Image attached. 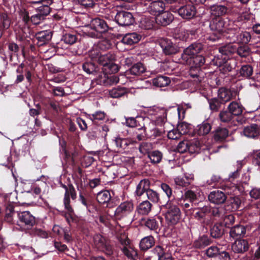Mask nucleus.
<instances>
[{"label": "nucleus", "mask_w": 260, "mask_h": 260, "mask_svg": "<svg viewBox=\"0 0 260 260\" xmlns=\"http://www.w3.org/2000/svg\"><path fill=\"white\" fill-rule=\"evenodd\" d=\"M185 111L182 107H172L166 110L159 107H150L147 110V116L139 117V119L144 121L143 126L139 128L145 132L146 138L154 139L160 137L167 131L165 125L167 124V116L173 114L178 116V119H183Z\"/></svg>", "instance_id": "f257e3e1"}, {"label": "nucleus", "mask_w": 260, "mask_h": 260, "mask_svg": "<svg viewBox=\"0 0 260 260\" xmlns=\"http://www.w3.org/2000/svg\"><path fill=\"white\" fill-rule=\"evenodd\" d=\"M236 50V48H234L231 43L219 48V54L214 56L212 61L214 65L219 68L222 73L226 74L233 69L230 57Z\"/></svg>", "instance_id": "f03ea898"}, {"label": "nucleus", "mask_w": 260, "mask_h": 260, "mask_svg": "<svg viewBox=\"0 0 260 260\" xmlns=\"http://www.w3.org/2000/svg\"><path fill=\"white\" fill-rule=\"evenodd\" d=\"M234 23L232 21L221 18L213 19L210 24V29L215 33L218 34V35H221L223 33L230 35L232 29H234ZM219 37V36L210 37L209 39L212 41H216Z\"/></svg>", "instance_id": "7ed1b4c3"}, {"label": "nucleus", "mask_w": 260, "mask_h": 260, "mask_svg": "<svg viewBox=\"0 0 260 260\" xmlns=\"http://www.w3.org/2000/svg\"><path fill=\"white\" fill-rule=\"evenodd\" d=\"M161 210L165 215L167 223L169 226L176 224L181 218V212L179 208L171 202H168L161 207Z\"/></svg>", "instance_id": "20e7f679"}, {"label": "nucleus", "mask_w": 260, "mask_h": 260, "mask_svg": "<svg viewBox=\"0 0 260 260\" xmlns=\"http://www.w3.org/2000/svg\"><path fill=\"white\" fill-rule=\"evenodd\" d=\"M61 187L64 189L65 193L63 199V204L67 213L65 214L64 216L67 221L68 223L70 224L73 221L74 212L73 210L70 205V198L71 196L72 200H75L76 198L77 194L75 188L71 184L68 185L61 184Z\"/></svg>", "instance_id": "39448f33"}, {"label": "nucleus", "mask_w": 260, "mask_h": 260, "mask_svg": "<svg viewBox=\"0 0 260 260\" xmlns=\"http://www.w3.org/2000/svg\"><path fill=\"white\" fill-rule=\"evenodd\" d=\"M226 38H230L231 42L237 43L247 44L251 39L250 34L247 31H243L234 24V29H232L230 35H224Z\"/></svg>", "instance_id": "423d86ee"}, {"label": "nucleus", "mask_w": 260, "mask_h": 260, "mask_svg": "<svg viewBox=\"0 0 260 260\" xmlns=\"http://www.w3.org/2000/svg\"><path fill=\"white\" fill-rule=\"evenodd\" d=\"M203 49V45L200 43L191 44L185 48L181 55L183 63H190L193 57H196Z\"/></svg>", "instance_id": "0eeeda50"}, {"label": "nucleus", "mask_w": 260, "mask_h": 260, "mask_svg": "<svg viewBox=\"0 0 260 260\" xmlns=\"http://www.w3.org/2000/svg\"><path fill=\"white\" fill-rule=\"evenodd\" d=\"M134 210V204L132 201L121 203L114 211V216L117 220H120L128 216Z\"/></svg>", "instance_id": "6e6552de"}, {"label": "nucleus", "mask_w": 260, "mask_h": 260, "mask_svg": "<svg viewBox=\"0 0 260 260\" xmlns=\"http://www.w3.org/2000/svg\"><path fill=\"white\" fill-rule=\"evenodd\" d=\"M18 225L23 226L22 230L31 228L35 223V217L29 211H23L17 214Z\"/></svg>", "instance_id": "1a4fd4ad"}, {"label": "nucleus", "mask_w": 260, "mask_h": 260, "mask_svg": "<svg viewBox=\"0 0 260 260\" xmlns=\"http://www.w3.org/2000/svg\"><path fill=\"white\" fill-rule=\"evenodd\" d=\"M119 241L122 246L120 249L123 254L129 259H135L138 255L137 251L130 243L129 240L127 237H121L119 239Z\"/></svg>", "instance_id": "9d476101"}, {"label": "nucleus", "mask_w": 260, "mask_h": 260, "mask_svg": "<svg viewBox=\"0 0 260 260\" xmlns=\"http://www.w3.org/2000/svg\"><path fill=\"white\" fill-rule=\"evenodd\" d=\"M115 19L117 23L121 26H128L135 22L133 15L127 11H120L117 13Z\"/></svg>", "instance_id": "9b49d317"}, {"label": "nucleus", "mask_w": 260, "mask_h": 260, "mask_svg": "<svg viewBox=\"0 0 260 260\" xmlns=\"http://www.w3.org/2000/svg\"><path fill=\"white\" fill-rule=\"evenodd\" d=\"M171 10L173 12H177L178 14L184 19H191L194 16L196 13L195 7L191 4L181 6L178 9H173L171 8Z\"/></svg>", "instance_id": "f8f14e48"}, {"label": "nucleus", "mask_w": 260, "mask_h": 260, "mask_svg": "<svg viewBox=\"0 0 260 260\" xmlns=\"http://www.w3.org/2000/svg\"><path fill=\"white\" fill-rule=\"evenodd\" d=\"M159 45L166 55L173 54L178 51L177 46L168 39H161L159 41Z\"/></svg>", "instance_id": "ddd939ff"}, {"label": "nucleus", "mask_w": 260, "mask_h": 260, "mask_svg": "<svg viewBox=\"0 0 260 260\" xmlns=\"http://www.w3.org/2000/svg\"><path fill=\"white\" fill-rule=\"evenodd\" d=\"M166 7V3L162 0H154L150 3L147 10L150 14L156 16L164 11Z\"/></svg>", "instance_id": "4468645a"}, {"label": "nucleus", "mask_w": 260, "mask_h": 260, "mask_svg": "<svg viewBox=\"0 0 260 260\" xmlns=\"http://www.w3.org/2000/svg\"><path fill=\"white\" fill-rule=\"evenodd\" d=\"M90 25L92 29L99 34L106 32L109 28L108 24L104 20L99 18L92 19Z\"/></svg>", "instance_id": "2eb2a0df"}, {"label": "nucleus", "mask_w": 260, "mask_h": 260, "mask_svg": "<svg viewBox=\"0 0 260 260\" xmlns=\"http://www.w3.org/2000/svg\"><path fill=\"white\" fill-rule=\"evenodd\" d=\"M209 9L212 16L219 18V17L228 14L230 11L231 8L229 5L216 4L210 6Z\"/></svg>", "instance_id": "dca6fc26"}, {"label": "nucleus", "mask_w": 260, "mask_h": 260, "mask_svg": "<svg viewBox=\"0 0 260 260\" xmlns=\"http://www.w3.org/2000/svg\"><path fill=\"white\" fill-rule=\"evenodd\" d=\"M226 198L225 194L218 190L211 191L208 195L209 201L211 203L216 205L224 203Z\"/></svg>", "instance_id": "f3484780"}, {"label": "nucleus", "mask_w": 260, "mask_h": 260, "mask_svg": "<svg viewBox=\"0 0 260 260\" xmlns=\"http://www.w3.org/2000/svg\"><path fill=\"white\" fill-rule=\"evenodd\" d=\"M249 249V244L246 240L238 239L232 245V249L234 253H243Z\"/></svg>", "instance_id": "a211bd4d"}, {"label": "nucleus", "mask_w": 260, "mask_h": 260, "mask_svg": "<svg viewBox=\"0 0 260 260\" xmlns=\"http://www.w3.org/2000/svg\"><path fill=\"white\" fill-rule=\"evenodd\" d=\"M173 19V15L168 11H164L155 16L156 22L163 26L169 24Z\"/></svg>", "instance_id": "6ab92c4d"}, {"label": "nucleus", "mask_w": 260, "mask_h": 260, "mask_svg": "<svg viewBox=\"0 0 260 260\" xmlns=\"http://www.w3.org/2000/svg\"><path fill=\"white\" fill-rule=\"evenodd\" d=\"M202 192L198 187H191L189 189L185 191L184 194L182 196L185 199H187L189 202L193 203L201 196Z\"/></svg>", "instance_id": "aec40b11"}, {"label": "nucleus", "mask_w": 260, "mask_h": 260, "mask_svg": "<svg viewBox=\"0 0 260 260\" xmlns=\"http://www.w3.org/2000/svg\"><path fill=\"white\" fill-rule=\"evenodd\" d=\"M152 252L158 256V260H173L171 253L167 248L162 246H156L152 249Z\"/></svg>", "instance_id": "412c9836"}, {"label": "nucleus", "mask_w": 260, "mask_h": 260, "mask_svg": "<svg viewBox=\"0 0 260 260\" xmlns=\"http://www.w3.org/2000/svg\"><path fill=\"white\" fill-rule=\"evenodd\" d=\"M243 134L248 138H254L260 134V126L256 124H251L244 128Z\"/></svg>", "instance_id": "4be33fe9"}, {"label": "nucleus", "mask_w": 260, "mask_h": 260, "mask_svg": "<svg viewBox=\"0 0 260 260\" xmlns=\"http://www.w3.org/2000/svg\"><path fill=\"white\" fill-rule=\"evenodd\" d=\"M141 39V36L136 32L128 33L125 34L121 40L124 44L131 45L138 43Z\"/></svg>", "instance_id": "5701e85b"}, {"label": "nucleus", "mask_w": 260, "mask_h": 260, "mask_svg": "<svg viewBox=\"0 0 260 260\" xmlns=\"http://www.w3.org/2000/svg\"><path fill=\"white\" fill-rule=\"evenodd\" d=\"M152 206L150 202L144 201L137 206L136 211L140 215H147L151 211Z\"/></svg>", "instance_id": "b1692460"}, {"label": "nucleus", "mask_w": 260, "mask_h": 260, "mask_svg": "<svg viewBox=\"0 0 260 260\" xmlns=\"http://www.w3.org/2000/svg\"><path fill=\"white\" fill-rule=\"evenodd\" d=\"M155 243L154 238L151 236H146L140 241L139 246L142 250H146L152 247Z\"/></svg>", "instance_id": "393cba45"}, {"label": "nucleus", "mask_w": 260, "mask_h": 260, "mask_svg": "<svg viewBox=\"0 0 260 260\" xmlns=\"http://www.w3.org/2000/svg\"><path fill=\"white\" fill-rule=\"evenodd\" d=\"M246 233V228L242 225H237L233 227L230 231V236L233 238L243 236Z\"/></svg>", "instance_id": "a878e982"}, {"label": "nucleus", "mask_w": 260, "mask_h": 260, "mask_svg": "<svg viewBox=\"0 0 260 260\" xmlns=\"http://www.w3.org/2000/svg\"><path fill=\"white\" fill-rule=\"evenodd\" d=\"M52 35L50 32L47 31H40L36 35L39 45L41 46L47 43L51 39Z\"/></svg>", "instance_id": "bb28decb"}, {"label": "nucleus", "mask_w": 260, "mask_h": 260, "mask_svg": "<svg viewBox=\"0 0 260 260\" xmlns=\"http://www.w3.org/2000/svg\"><path fill=\"white\" fill-rule=\"evenodd\" d=\"M149 188V181L147 179L142 180L137 185L135 191V195L138 197L141 196Z\"/></svg>", "instance_id": "cd10ccee"}, {"label": "nucleus", "mask_w": 260, "mask_h": 260, "mask_svg": "<svg viewBox=\"0 0 260 260\" xmlns=\"http://www.w3.org/2000/svg\"><path fill=\"white\" fill-rule=\"evenodd\" d=\"M243 106L237 102H232L229 106L228 109L233 116H238L243 112Z\"/></svg>", "instance_id": "c85d7f7f"}, {"label": "nucleus", "mask_w": 260, "mask_h": 260, "mask_svg": "<svg viewBox=\"0 0 260 260\" xmlns=\"http://www.w3.org/2000/svg\"><path fill=\"white\" fill-rule=\"evenodd\" d=\"M111 199V196L109 191L105 190L98 193L96 200L101 204H108Z\"/></svg>", "instance_id": "c756f323"}, {"label": "nucleus", "mask_w": 260, "mask_h": 260, "mask_svg": "<svg viewBox=\"0 0 260 260\" xmlns=\"http://www.w3.org/2000/svg\"><path fill=\"white\" fill-rule=\"evenodd\" d=\"M146 68L141 62H138L134 64L128 70L129 73L132 75L139 76L144 73Z\"/></svg>", "instance_id": "7c9ffc66"}, {"label": "nucleus", "mask_w": 260, "mask_h": 260, "mask_svg": "<svg viewBox=\"0 0 260 260\" xmlns=\"http://www.w3.org/2000/svg\"><path fill=\"white\" fill-rule=\"evenodd\" d=\"M211 129V125L210 124L206 122H203L197 126L196 132L199 135L204 136L208 134Z\"/></svg>", "instance_id": "2f4dec72"}, {"label": "nucleus", "mask_w": 260, "mask_h": 260, "mask_svg": "<svg viewBox=\"0 0 260 260\" xmlns=\"http://www.w3.org/2000/svg\"><path fill=\"white\" fill-rule=\"evenodd\" d=\"M152 82L154 86L162 87L168 85L170 83V80L168 77L160 76L153 79Z\"/></svg>", "instance_id": "473e14b6"}, {"label": "nucleus", "mask_w": 260, "mask_h": 260, "mask_svg": "<svg viewBox=\"0 0 260 260\" xmlns=\"http://www.w3.org/2000/svg\"><path fill=\"white\" fill-rule=\"evenodd\" d=\"M177 201L178 205L182 207L185 212L190 213L192 211V209L193 208V203L192 202H189L182 197L178 199Z\"/></svg>", "instance_id": "72a5a7b5"}, {"label": "nucleus", "mask_w": 260, "mask_h": 260, "mask_svg": "<svg viewBox=\"0 0 260 260\" xmlns=\"http://www.w3.org/2000/svg\"><path fill=\"white\" fill-rule=\"evenodd\" d=\"M115 145L118 149L124 150L129 145L131 141L125 138H122L119 136L115 137L114 139Z\"/></svg>", "instance_id": "f704fd0d"}, {"label": "nucleus", "mask_w": 260, "mask_h": 260, "mask_svg": "<svg viewBox=\"0 0 260 260\" xmlns=\"http://www.w3.org/2000/svg\"><path fill=\"white\" fill-rule=\"evenodd\" d=\"M127 92V89L125 87H118L110 90L109 94L111 98H118L123 96Z\"/></svg>", "instance_id": "c9c22d12"}, {"label": "nucleus", "mask_w": 260, "mask_h": 260, "mask_svg": "<svg viewBox=\"0 0 260 260\" xmlns=\"http://www.w3.org/2000/svg\"><path fill=\"white\" fill-rule=\"evenodd\" d=\"M231 91L224 88H221L218 90V97L220 99L221 102H227L231 98Z\"/></svg>", "instance_id": "e433bc0d"}, {"label": "nucleus", "mask_w": 260, "mask_h": 260, "mask_svg": "<svg viewBox=\"0 0 260 260\" xmlns=\"http://www.w3.org/2000/svg\"><path fill=\"white\" fill-rule=\"evenodd\" d=\"M205 58L204 57L199 54L193 57V58L191 59L190 63H185V64H188L189 66H192L194 67L200 68V67L203 66L205 63Z\"/></svg>", "instance_id": "4c0bfd02"}, {"label": "nucleus", "mask_w": 260, "mask_h": 260, "mask_svg": "<svg viewBox=\"0 0 260 260\" xmlns=\"http://www.w3.org/2000/svg\"><path fill=\"white\" fill-rule=\"evenodd\" d=\"M240 75L244 78L250 77L253 73V69L249 64L242 66L239 71Z\"/></svg>", "instance_id": "58836bf2"}, {"label": "nucleus", "mask_w": 260, "mask_h": 260, "mask_svg": "<svg viewBox=\"0 0 260 260\" xmlns=\"http://www.w3.org/2000/svg\"><path fill=\"white\" fill-rule=\"evenodd\" d=\"M93 242L94 245L99 250L103 247L107 242L105 239L100 234H96L93 236Z\"/></svg>", "instance_id": "ea45409f"}, {"label": "nucleus", "mask_w": 260, "mask_h": 260, "mask_svg": "<svg viewBox=\"0 0 260 260\" xmlns=\"http://www.w3.org/2000/svg\"><path fill=\"white\" fill-rule=\"evenodd\" d=\"M210 244V241L206 236H202L194 242V246L198 248H203Z\"/></svg>", "instance_id": "a19ab883"}, {"label": "nucleus", "mask_w": 260, "mask_h": 260, "mask_svg": "<svg viewBox=\"0 0 260 260\" xmlns=\"http://www.w3.org/2000/svg\"><path fill=\"white\" fill-rule=\"evenodd\" d=\"M148 157L153 164L159 163L162 157V153L159 151H153L148 153Z\"/></svg>", "instance_id": "79ce46f5"}, {"label": "nucleus", "mask_w": 260, "mask_h": 260, "mask_svg": "<svg viewBox=\"0 0 260 260\" xmlns=\"http://www.w3.org/2000/svg\"><path fill=\"white\" fill-rule=\"evenodd\" d=\"M106 116L104 112L98 111L94 113L87 115V118L92 122H95L96 120H103Z\"/></svg>", "instance_id": "37998d69"}, {"label": "nucleus", "mask_w": 260, "mask_h": 260, "mask_svg": "<svg viewBox=\"0 0 260 260\" xmlns=\"http://www.w3.org/2000/svg\"><path fill=\"white\" fill-rule=\"evenodd\" d=\"M228 131L226 128H220L216 131L214 139L216 141H222L228 137Z\"/></svg>", "instance_id": "c03bdc74"}, {"label": "nucleus", "mask_w": 260, "mask_h": 260, "mask_svg": "<svg viewBox=\"0 0 260 260\" xmlns=\"http://www.w3.org/2000/svg\"><path fill=\"white\" fill-rule=\"evenodd\" d=\"M77 40V38L75 35L70 33L66 34L61 38V41L68 45H72L74 44L76 42Z\"/></svg>", "instance_id": "a18cd8bd"}, {"label": "nucleus", "mask_w": 260, "mask_h": 260, "mask_svg": "<svg viewBox=\"0 0 260 260\" xmlns=\"http://www.w3.org/2000/svg\"><path fill=\"white\" fill-rule=\"evenodd\" d=\"M223 229L220 225L215 224L211 229V235L212 237L218 238L223 234Z\"/></svg>", "instance_id": "49530a36"}, {"label": "nucleus", "mask_w": 260, "mask_h": 260, "mask_svg": "<svg viewBox=\"0 0 260 260\" xmlns=\"http://www.w3.org/2000/svg\"><path fill=\"white\" fill-rule=\"evenodd\" d=\"M147 197L148 200L153 203H157L159 199V194L155 191L148 189L147 190Z\"/></svg>", "instance_id": "de8ad7c7"}, {"label": "nucleus", "mask_w": 260, "mask_h": 260, "mask_svg": "<svg viewBox=\"0 0 260 260\" xmlns=\"http://www.w3.org/2000/svg\"><path fill=\"white\" fill-rule=\"evenodd\" d=\"M96 47L92 50L89 52V56L92 61L100 62L102 58V55L100 52L96 50Z\"/></svg>", "instance_id": "09e8293b"}, {"label": "nucleus", "mask_w": 260, "mask_h": 260, "mask_svg": "<svg viewBox=\"0 0 260 260\" xmlns=\"http://www.w3.org/2000/svg\"><path fill=\"white\" fill-rule=\"evenodd\" d=\"M229 202L232 206V210H237L240 207L241 203V200L237 196L231 197Z\"/></svg>", "instance_id": "8fccbe9b"}, {"label": "nucleus", "mask_w": 260, "mask_h": 260, "mask_svg": "<svg viewBox=\"0 0 260 260\" xmlns=\"http://www.w3.org/2000/svg\"><path fill=\"white\" fill-rule=\"evenodd\" d=\"M94 62H86L83 64V69L86 73L91 74L95 72V66Z\"/></svg>", "instance_id": "3c124183"}, {"label": "nucleus", "mask_w": 260, "mask_h": 260, "mask_svg": "<svg viewBox=\"0 0 260 260\" xmlns=\"http://www.w3.org/2000/svg\"><path fill=\"white\" fill-rule=\"evenodd\" d=\"M177 129L181 135H185L189 132L190 125L185 122H182L177 125Z\"/></svg>", "instance_id": "603ef678"}, {"label": "nucleus", "mask_w": 260, "mask_h": 260, "mask_svg": "<svg viewBox=\"0 0 260 260\" xmlns=\"http://www.w3.org/2000/svg\"><path fill=\"white\" fill-rule=\"evenodd\" d=\"M219 253V249L215 246H210L206 250V254L209 257H214Z\"/></svg>", "instance_id": "864d4df0"}, {"label": "nucleus", "mask_w": 260, "mask_h": 260, "mask_svg": "<svg viewBox=\"0 0 260 260\" xmlns=\"http://www.w3.org/2000/svg\"><path fill=\"white\" fill-rule=\"evenodd\" d=\"M48 5L49 4L43 3L41 6L37 8L38 13L40 14V15H42L44 18L50 13V8Z\"/></svg>", "instance_id": "5fc2aeb1"}, {"label": "nucleus", "mask_w": 260, "mask_h": 260, "mask_svg": "<svg viewBox=\"0 0 260 260\" xmlns=\"http://www.w3.org/2000/svg\"><path fill=\"white\" fill-rule=\"evenodd\" d=\"M201 150L200 145L199 142H196L195 143H188V151L191 153H198Z\"/></svg>", "instance_id": "6e6d98bb"}, {"label": "nucleus", "mask_w": 260, "mask_h": 260, "mask_svg": "<svg viewBox=\"0 0 260 260\" xmlns=\"http://www.w3.org/2000/svg\"><path fill=\"white\" fill-rule=\"evenodd\" d=\"M219 117L222 122H228L232 119L233 115L230 111H223L220 113Z\"/></svg>", "instance_id": "4d7b16f0"}, {"label": "nucleus", "mask_w": 260, "mask_h": 260, "mask_svg": "<svg viewBox=\"0 0 260 260\" xmlns=\"http://www.w3.org/2000/svg\"><path fill=\"white\" fill-rule=\"evenodd\" d=\"M15 214L14 208L12 207H7L6 210L5 220L8 222H12Z\"/></svg>", "instance_id": "13d9d810"}, {"label": "nucleus", "mask_w": 260, "mask_h": 260, "mask_svg": "<svg viewBox=\"0 0 260 260\" xmlns=\"http://www.w3.org/2000/svg\"><path fill=\"white\" fill-rule=\"evenodd\" d=\"M111 46V44L109 40L107 39H103L99 42L96 46L102 50H105L109 49Z\"/></svg>", "instance_id": "bf43d9fd"}, {"label": "nucleus", "mask_w": 260, "mask_h": 260, "mask_svg": "<svg viewBox=\"0 0 260 260\" xmlns=\"http://www.w3.org/2000/svg\"><path fill=\"white\" fill-rule=\"evenodd\" d=\"M234 48H236V50L235 51H237L238 54L241 57H246L249 53V50L247 46H240L238 48L235 47L234 45L232 44Z\"/></svg>", "instance_id": "052dcab7"}, {"label": "nucleus", "mask_w": 260, "mask_h": 260, "mask_svg": "<svg viewBox=\"0 0 260 260\" xmlns=\"http://www.w3.org/2000/svg\"><path fill=\"white\" fill-rule=\"evenodd\" d=\"M189 75L192 78H198V81L201 82V77H200V68L194 67V66H189Z\"/></svg>", "instance_id": "680f3d73"}, {"label": "nucleus", "mask_w": 260, "mask_h": 260, "mask_svg": "<svg viewBox=\"0 0 260 260\" xmlns=\"http://www.w3.org/2000/svg\"><path fill=\"white\" fill-rule=\"evenodd\" d=\"M188 142L187 141H182L180 142L177 147V151L180 153H183L188 151Z\"/></svg>", "instance_id": "e2e57ef3"}, {"label": "nucleus", "mask_w": 260, "mask_h": 260, "mask_svg": "<svg viewBox=\"0 0 260 260\" xmlns=\"http://www.w3.org/2000/svg\"><path fill=\"white\" fill-rule=\"evenodd\" d=\"M210 108L213 111H217L220 106V102L216 99H211L208 100Z\"/></svg>", "instance_id": "0e129e2a"}, {"label": "nucleus", "mask_w": 260, "mask_h": 260, "mask_svg": "<svg viewBox=\"0 0 260 260\" xmlns=\"http://www.w3.org/2000/svg\"><path fill=\"white\" fill-rule=\"evenodd\" d=\"M229 182H227L225 185V190L226 193L232 194L237 195L239 193V189L235 184L233 185L232 186H229Z\"/></svg>", "instance_id": "69168bd1"}, {"label": "nucleus", "mask_w": 260, "mask_h": 260, "mask_svg": "<svg viewBox=\"0 0 260 260\" xmlns=\"http://www.w3.org/2000/svg\"><path fill=\"white\" fill-rule=\"evenodd\" d=\"M145 225L151 230H156L158 228V223L155 219H148L145 223Z\"/></svg>", "instance_id": "338daca9"}, {"label": "nucleus", "mask_w": 260, "mask_h": 260, "mask_svg": "<svg viewBox=\"0 0 260 260\" xmlns=\"http://www.w3.org/2000/svg\"><path fill=\"white\" fill-rule=\"evenodd\" d=\"M167 135L169 139L172 140L178 139L181 136L177 128L168 131Z\"/></svg>", "instance_id": "774afa93"}]
</instances>
